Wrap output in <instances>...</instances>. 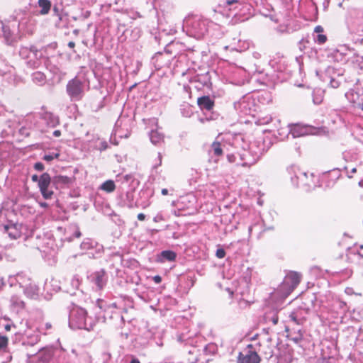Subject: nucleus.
<instances>
[{"label": "nucleus", "mask_w": 363, "mask_h": 363, "mask_svg": "<svg viewBox=\"0 0 363 363\" xmlns=\"http://www.w3.org/2000/svg\"><path fill=\"white\" fill-rule=\"evenodd\" d=\"M314 31L318 33L323 32V28L321 26H317L314 28Z\"/></svg>", "instance_id": "393cba45"}, {"label": "nucleus", "mask_w": 363, "mask_h": 363, "mask_svg": "<svg viewBox=\"0 0 363 363\" xmlns=\"http://www.w3.org/2000/svg\"><path fill=\"white\" fill-rule=\"evenodd\" d=\"M150 138L152 143H153L154 145L161 143L164 139L163 135L161 133H160L157 130L151 131L150 134Z\"/></svg>", "instance_id": "9d476101"}, {"label": "nucleus", "mask_w": 363, "mask_h": 363, "mask_svg": "<svg viewBox=\"0 0 363 363\" xmlns=\"http://www.w3.org/2000/svg\"><path fill=\"white\" fill-rule=\"evenodd\" d=\"M152 279L156 284H160L162 281V278L159 275L153 277Z\"/></svg>", "instance_id": "b1692460"}, {"label": "nucleus", "mask_w": 363, "mask_h": 363, "mask_svg": "<svg viewBox=\"0 0 363 363\" xmlns=\"http://www.w3.org/2000/svg\"><path fill=\"white\" fill-rule=\"evenodd\" d=\"M33 80L36 84H42L45 82V76L43 73L37 72L33 74Z\"/></svg>", "instance_id": "dca6fc26"}, {"label": "nucleus", "mask_w": 363, "mask_h": 363, "mask_svg": "<svg viewBox=\"0 0 363 363\" xmlns=\"http://www.w3.org/2000/svg\"><path fill=\"white\" fill-rule=\"evenodd\" d=\"M23 226L17 223L9 222L3 225V232L11 240H16L22 235Z\"/></svg>", "instance_id": "39448f33"}, {"label": "nucleus", "mask_w": 363, "mask_h": 363, "mask_svg": "<svg viewBox=\"0 0 363 363\" xmlns=\"http://www.w3.org/2000/svg\"><path fill=\"white\" fill-rule=\"evenodd\" d=\"M216 257L218 258L221 259V258H223L225 257V250L223 249L220 248V249H218L216 250Z\"/></svg>", "instance_id": "4be33fe9"}, {"label": "nucleus", "mask_w": 363, "mask_h": 363, "mask_svg": "<svg viewBox=\"0 0 363 363\" xmlns=\"http://www.w3.org/2000/svg\"><path fill=\"white\" fill-rule=\"evenodd\" d=\"M74 45H75V44H74V42H69V43H68V46H69V48H73L74 47Z\"/></svg>", "instance_id": "f704fd0d"}, {"label": "nucleus", "mask_w": 363, "mask_h": 363, "mask_svg": "<svg viewBox=\"0 0 363 363\" xmlns=\"http://www.w3.org/2000/svg\"><path fill=\"white\" fill-rule=\"evenodd\" d=\"M67 91L72 98L81 99L83 95L82 82L77 78L70 80L67 85Z\"/></svg>", "instance_id": "7ed1b4c3"}, {"label": "nucleus", "mask_w": 363, "mask_h": 363, "mask_svg": "<svg viewBox=\"0 0 363 363\" xmlns=\"http://www.w3.org/2000/svg\"><path fill=\"white\" fill-rule=\"evenodd\" d=\"M50 182L51 178L48 173H43L39 178L38 187L43 198L45 199H50L53 194V191L48 189Z\"/></svg>", "instance_id": "20e7f679"}, {"label": "nucleus", "mask_w": 363, "mask_h": 363, "mask_svg": "<svg viewBox=\"0 0 363 363\" xmlns=\"http://www.w3.org/2000/svg\"><path fill=\"white\" fill-rule=\"evenodd\" d=\"M24 292L30 298H34L37 295L38 288L35 284H29L28 286H24Z\"/></svg>", "instance_id": "9b49d317"}, {"label": "nucleus", "mask_w": 363, "mask_h": 363, "mask_svg": "<svg viewBox=\"0 0 363 363\" xmlns=\"http://www.w3.org/2000/svg\"><path fill=\"white\" fill-rule=\"evenodd\" d=\"M352 172H356V169L355 168L352 169Z\"/></svg>", "instance_id": "ea45409f"}, {"label": "nucleus", "mask_w": 363, "mask_h": 363, "mask_svg": "<svg viewBox=\"0 0 363 363\" xmlns=\"http://www.w3.org/2000/svg\"><path fill=\"white\" fill-rule=\"evenodd\" d=\"M20 55L23 58L38 57V51L33 48H22L20 50Z\"/></svg>", "instance_id": "6e6552de"}, {"label": "nucleus", "mask_w": 363, "mask_h": 363, "mask_svg": "<svg viewBox=\"0 0 363 363\" xmlns=\"http://www.w3.org/2000/svg\"><path fill=\"white\" fill-rule=\"evenodd\" d=\"M301 280V275L297 272H291L285 277L284 281L278 288V292L284 298L289 296L297 286Z\"/></svg>", "instance_id": "f03ea898"}, {"label": "nucleus", "mask_w": 363, "mask_h": 363, "mask_svg": "<svg viewBox=\"0 0 363 363\" xmlns=\"http://www.w3.org/2000/svg\"><path fill=\"white\" fill-rule=\"evenodd\" d=\"M90 243L88 241H84L82 243L81 247L82 249H88L89 248Z\"/></svg>", "instance_id": "a878e982"}, {"label": "nucleus", "mask_w": 363, "mask_h": 363, "mask_svg": "<svg viewBox=\"0 0 363 363\" xmlns=\"http://www.w3.org/2000/svg\"><path fill=\"white\" fill-rule=\"evenodd\" d=\"M59 157V154H55V155H45L43 157V159L45 161L50 162L52 161L54 158H57Z\"/></svg>", "instance_id": "412c9836"}, {"label": "nucleus", "mask_w": 363, "mask_h": 363, "mask_svg": "<svg viewBox=\"0 0 363 363\" xmlns=\"http://www.w3.org/2000/svg\"><path fill=\"white\" fill-rule=\"evenodd\" d=\"M9 339L6 336L0 335V349H4L8 345Z\"/></svg>", "instance_id": "a211bd4d"}, {"label": "nucleus", "mask_w": 363, "mask_h": 363, "mask_svg": "<svg viewBox=\"0 0 363 363\" xmlns=\"http://www.w3.org/2000/svg\"><path fill=\"white\" fill-rule=\"evenodd\" d=\"M69 324L74 329L91 330L95 325V321L91 317L87 316V313L84 308H77L72 310Z\"/></svg>", "instance_id": "f257e3e1"}, {"label": "nucleus", "mask_w": 363, "mask_h": 363, "mask_svg": "<svg viewBox=\"0 0 363 363\" xmlns=\"http://www.w3.org/2000/svg\"><path fill=\"white\" fill-rule=\"evenodd\" d=\"M53 135L55 137H59L61 135V132L60 130H55L54 133H53Z\"/></svg>", "instance_id": "7c9ffc66"}, {"label": "nucleus", "mask_w": 363, "mask_h": 363, "mask_svg": "<svg viewBox=\"0 0 363 363\" xmlns=\"http://www.w3.org/2000/svg\"><path fill=\"white\" fill-rule=\"evenodd\" d=\"M211 148L213 153L216 156H220L223 155V150L220 147V143L218 142H213L211 145Z\"/></svg>", "instance_id": "f3484780"}, {"label": "nucleus", "mask_w": 363, "mask_h": 363, "mask_svg": "<svg viewBox=\"0 0 363 363\" xmlns=\"http://www.w3.org/2000/svg\"><path fill=\"white\" fill-rule=\"evenodd\" d=\"M168 194V190L167 189H162V195H167Z\"/></svg>", "instance_id": "473e14b6"}, {"label": "nucleus", "mask_w": 363, "mask_h": 363, "mask_svg": "<svg viewBox=\"0 0 363 363\" xmlns=\"http://www.w3.org/2000/svg\"><path fill=\"white\" fill-rule=\"evenodd\" d=\"M101 189L106 192H112L116 189V185L112 180H108L102 184Z\"/></svg>", "instance_id": "4468645a"}, {"label": "nucleus", "mask_w": 363, "mask_h": 363, "mask_svg": "<svg viewBox=\"0 0 363 363\" xmlns=\"http://www.w3.org/2000/svg\"><path fill=\"white\" fill-rule=\"evenodd\" d=\"M34 168L38 171H43L44 169V165L41 162H37L35 164Z\"/></svg>", "instance_id": "5701e85b"}, {"label": "nucleus", "mask_w": 363, "mask_h": 363, "mask_svg": "<svg viewBox=\"0 0 363 363\" xmlns=\"http://www.w3.org/2000/svg\"><path fill=\"white\" fill-rule=\"evenodd\" d=\"M327 40V37L326 35H323V34H318L317 35V38H316V41L319 43V44H323L324 43H325Z\"/></svg>", "instance_id": "6ab92c4d"}, {"label": "nucleus", "mask_w": 363, "mask_h": 363, "mask_svg": "<svg viewBox=\"0 0 363 363\" xmlns=\"http://www.w3.org/2000/svg\"><path fill=\"white\" fill-rule=\"evenodd\" d=\"M4 35L6 38V40L8 43H11V40H10V31L6 28H3Z\"/></svg>", "instance_id": "aec40b11"}, {"label": "nucleus", "mask_w": 363, "mask_h": 363, "mask_svg": "<svg viewBox=\"0 0 363 363\" xmlns=\"http://www.w3.org/2000/svg\"><path fill=\"white\" fill-rule=\"evenodd\" d=\"M32 181L33 182H38L39 178H38V175H36V174L33 175L32 176Z\"/></svg>", "instance_id": "c756f323"}, {"label": "nucleus", "mask_w": 363, "mask_h": 363, "mask_svg": "<svg viewBox=\"0 0 363 363\" xmlns=\"http://www.w3.org/2000/svg\"><path fill=\"white\" fill-rule=\"evenodd\" d=\"M197 104L201 109L211 111L214 106V101L208 96L199 97L197 100Z\"/></svg>", "instance_id": "0eeeda50"}, {"label": "nucleus", "mask_w": 363, "mask_h": 363, "mask_svg": "<svg viewBox=\"0 0 363 363\" xmlns=\"http://www.w3.org/2000/svg\"><path fill=\"white\" fill-rule=\"evenodd\" d=\"M362 109L363 110V106H361Z\"/></svg>", "instance_id": "a19ab883"}, {"label": "nucleus", "mask_w": 363, "mask_h": 363, "mask_svg": "<svg viewBox=\"0 0 363 363\" xmlns=\"http://www.w3.org/2000/svg\"><path fill=\"white\" fill-rule=\"evenodd\" d=\"M234 2H236V0H233V1H228V3L229 4H231L234 3Z\"/></svg>", "instance_id": "58836bf2"}, {"label": "nucleus", "mask_w": 363, "mask_h": 363, "mask_svg": "<svg viewBox=\"0 0 363 363\" xmlns=\"http://www.w3.org/2000/svg\"><path fill=\"white\" fill-rule=\"evenodd\" d=\"M352 289L351 288H347L345 291H346L347 294H352Z\"/></svg>", "instance_id": "c9c22d12"}, {"label": "nucleus", "mask_w": 363, "mask_h": 363, "mask_svg": "<svg viewBox=\"0 0 363 363\" xmlns=\"http://www.w3.org/2000/svg\"><path fill=\"white\" fill-rule=\"evenodd\" d=\"M261 359L258 354L252 350L245 353L240 352L238 358V363H259Z\"/></svg>", "instance_id": "423d86ee"}, {"label": "nucleus", "mask_w": 363, "mask_h": 363, "mask_svg": "<svg viewBox=\"0 0 363 363\" xmlns=\"http://www.w3.org/2000/svg\"><path fill=\"white\" fill-rule=\"evenodd\" d=\"M294 138L300 137L307 133V128L301 125H295L291 128Z\"/></svg>", "instance_id": "1a4fd4ad"}, {"label": "nucleus", "mask_w": 363, "mask_h": 363, "mask_svg": "<svg viewBox=\"0 0 363 363\" xmlns=\"http://www.w3.org/2000/svg\"><path fill=\"white\" fill-rule=\"evenodd\" d=\"M153 220L155 222H158V221H160V220H163V218L161 215H157V216H155L154 218H153Z\"/></svg>", "instance_id": "bb28decb"}, {"label": "nucleus", "mask_w": 363, "mask_h": 363, "mask_svg": "<svg viewBox=\"0 0 363 363\" xmlns=\"http://www.w3.org/2000/svg\"><path fill=\"white\" fill-rule=\"evenodd\" d=\"M160 257L162 262L164 260L174 261L176 258V254L171 250H164L161 252Z\"/></svg>", "instance_id": "ddd939ff"}, {"label": "nucleus", "mask_w": 363, "mask_h": 363, "mask_svg": "<svg viewBox=\"0 0 363 363\" xmlns=\"http://www.w3.org/2000/svg\"><path fill=\"white\" fill-rule=\"evenodd\" d=\"M130 363H140L137 359H133Z\"/></svg>", "instance_id": "e433bc0d"}, {"label": "nucleus", "mask_w": 363, "mask_h": 363, "mask_svg": "<svg viewBox=\"0 0 363 363\" xmlns=\"http://www.w3.org/2000/svg\"><path fill=\"white\" fill-rule=\"evenodd\" d=\"M228 160L230 162H233L234 161L233 155H228Z\"/></svg>", "instance_id": "2f4dec72"}, {"label": "nucleus", "mask_w": 363, "mask_h": 363, "mask_svg": "<svg viewBox=\"0 0 363 363\" xmlns=\"http://www.w3.org/2000/svg\"><path fill=\"white\" fill-rule=\"evenodd\" d=\"M4 328L6 331H9L11 330V325H9V324L6 325Z\"/></svg>", "instance_id": "72a5a7b5"}, {"label": "nucleus", "mask_w": 363, "mask_h": 363, "mask_svg": "<svg viewBox=\"0 0 363 363\" xmlns=\"http://www.w3.org/2000/svg\"><path fill=\"white\" fill-rule=\"evenodd\" d=\"M40 205L44 208L48 206V204L46 203H40Z\"/></svg>", "instance_id": "4c0bfd02"}, {"label": "nucleus", "mask_w": 363, "mask_h": 363, "mask_svg": "<svg viewBox=\"0 0 363 363\" xmlns=\"http://www.w3.org/2000/svg\"><path fill=\"white\" fill-rule=\"evenodd\" d=\"M38 5L41 8V14L45 15L49 13L51 7V3L49 0H38Z\"/></svg>", "instance_id": "f8f14e48"}, {"label": "nucleus", "mask_w": 363, "mask_h": 363, "mask_svg": "<svg viewBox=\"0 0 363 363\" xmlns=\"http://www.w3.org/2000/svg\"><path fill=\"white\" fill-rule=\"evenodd\" d=\"M138 219L140 220H144L145 219V215L144 213H139L138 215Z\"/></svg>", "instance_id": "cd10ccee"}, {"label": "nucleus", "mask_w": 363, "mask_h": 363, "mask_svg": "<svg viewBox=\"0 0 363 363\" xmlns=\"http://www.w3.org/2000/svg\"><path fill=\"white\" fill-rule=\"evenodd\" d=\"M289 317H290V318H291V319L294 323H298V320H297V319H296V316L294 315V313H291V314L290 315V316H289Z\"/></svg>", "instance_id": "c85d7f7f"}, {"label": "nucleus", "mask_w": 363, "mask_h": 363, "mask_svg": "<svg viewBox=\"0 0 363 363\" xmlns=\"http://www.w3.org/2000/svg\"><path fill=\"white\" fill-rule=\"evenodd\" d=\"M71 182V179L66 176L59 175L54 178V183L58 184H68Z\"/></svg>", "instance_id": "2eb2a0df"}]
</instances>
